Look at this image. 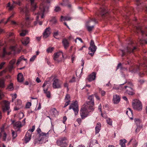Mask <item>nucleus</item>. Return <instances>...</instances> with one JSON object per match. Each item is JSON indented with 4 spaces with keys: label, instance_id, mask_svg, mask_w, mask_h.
Returning <instances> with one entry per match:
<instances>
[{
    "label": "nucleus",
    "instance_id": "f257e3e1",
    "mask_svg": "<svg viewBox=\"0 0 147 147\" xmlns=\"http://www.w3.org/2000/svg\"><path fill=\"white\" fill-rule=\"evenodd\" d=\"M88 99L89 100L85 103L84 106H83L80 110V116L82 119L87 117L89 115V113L93 111L94 109L93 95L89 96Z\"/></svg>",
    "mask_w": 147,
    "mask_h": 147
},
{
    "label": "nucleus",
    "instance_id": "f03ea898",
    "mask_svg": "<svg viewBox=\"0 0 147 147\" xmlns=\"http://www.w3.org/2000/svg\"><path fill=\"white\" fill-rule=\"evenodd\" d=\"M51 0H41L42 3L39 6V11L37 14H36V21L34 22V25H36L38 22L39 24L41 25L42 24V21L39 22V18L40 17L41 18L44 17V15L48 12L49 10L48 7L47 5V3H49Z\"/></svg>",
    "mask_w": 147,
    "mask_h": 147
},
{
    "label": "nucleus",
    "instance_id": "7ed1b4c3",
    "mask_svg": "<svg viewBox=\"0 0 147 147\" xmlns=\"http://www.w3.org/2000/svg\"><path fill=\"white\" fill-rule=\"evenodd\" d=\"M20 13H25L26 15V18L24 22V24L25 26L28 27L30 22L32 21L33 18L30 17L28 13L29 10L27 6L24 8H21L20 9Z\"/></svg>",
    "mask_w": 147,
    "mask_h": 147
},
{
    "label": "nucleus",
    "instance_id": "20e7f679",
    "mask_svg": "<svg viewBox=\"0 0 147 147\" xmlns=\"http://www.w3.org/2000/svg\"><path fill=\"white\" fill-rule=\"evenodd\" d=\"M2 45L1 42H0V56L1 55L2 57H4L5 55H9L11 53H14L16 52V51L17 49H18V45H12L9 48V50L11 51L12 53L9 52H7L6 49L5 48H4L3 50L1 51V47Z\"/></svg>",
    "mask_w": 147,
    "mask_h": 147
},
{
    "label": "nucleus",
    "instance_id": "39448f33",
    "mask_svg": "<svg viewBox=\"0 0 147 147\" xmlns=\"http://www.w3.org/2000/svg\"><path fill=\"white\" fill-rule=\"evenodd\" d=\"M127 85H125L123 87V90L125 91L126 94L129 95H133L134 94V90L132 88L133 84L131 82H127Z\"/></svg>",
    "mask_w": 147,
    "mask_h": 147
},
{
    "label": "nucleus",
    "instance_id": "423d86ee",
    "mask_svg": "<svg viewBox=\"0 0 147 147\" xmlns=\"http://www.w3.org/2000/svg\"><path fill=\"white\" fill-rule=\"evenodd\" d=\"M133 43L132 42L131 44L129 45L126 49H125L124 50H121V52L122 53V56L126 55V52L129 53H133L134 50L137 49V47L132 45Z\"/></svg>",
    "mask_w": 147,
    "mask_h": 147
},
{
    "label": "nucleus",
    "instance_id": "0eeeda50",
    "mask_svg": "<svg viewBox=\"0 0 147 147\" xmlns=\"http://www.w3.org/2000/svg\"><path fill=\"white\" fill-rule=\"evenodd\" d=\"M93 23L94 24H95L97 23V21L95 18L90 19L87 21L86 24V26L87 29L89 32L92 31L94 27V25L91 26V24L89 23Z\"/></svg>",
    "mask_w": 147,
    "mask_h": 147
},
{
    "label": "nucleus",
    "instance_id": "6e6552de",
    "mask_svg": "<svg viewBox=\"0 0 147 147\" xmlns=\"http://www.w3.org/2000/svg\"><path fill=\"white\" fill-rule=\"evenodd\" d=\"M67 140V138L65 137L60 138L57 140V144L58 146L61 147H67L68 145V143L66 142Z\"/></svg>",
    "mask_w": 147,
    "mask_h": 147
},
{
    "label": "nucleus",
    "instance_id": "1a4fd4ad",
    "mask_svg": "<svg viewBox=\"0 0 147 147\" xmlns=\"http://www.w3.org/2000/svg\"><path fill=\"white\" fill-rule=\"evenodd\" d=\"M133 108L136 110L140 111L142 109V105L141 102L138 100H134L132 103Z\"/></svg>",
    "mask_w": 147,
    "mask_h": 147
},
{
    "label": "nucleus",
    "instance_id": "9d476101",
    "mask_svg": "<svg viewBox=\"0 0 147 147\" xmlns=\"http://www.w3.org/2000/svg\"><path fill=\"white\" fill-rule=\"evenodd\" d=\"M63 58V53L61 51H59L54 54L53 59L57 63L62 61Z\"/></svg>",
    "mask_w": 147,
    "mask_h": 147
},
{
    "label": "nucleus",
    "instance_id": "9b49d317",
    "mask_svg": "<svg viewBox=\"0 0 147 147\" xmlns=\"http://www.w3.org/2000/svg\"><path fill=\"white\" fill-rule=\"evenodd\" d=\"M96 49L97 47L95 45L94 41L92 40H91L90 44V46L88 48V54L91 56H93Z\"/></svg>",
    "mask_w": 147,
    "mask_h": 147
},
{
    "label": "nucleus",
    "instance_id": "f8f14e48",
    "mask_svg": "<svg viewBox=\"0 0 147 147\" xmlns=\"http://www.w3.org/2000/svg\"><path fill=\"white\" fill-rule=\"evenodd\" d=\"M49 81H45L42 87L43 88L44 93L46 94V96L47 97L50 98L51 97V94L50 92L48 91L49 86Z\"/></svg>",
    "mask_w": 147,
    "mask_h": 147
},
{
    "label": "nucleus",
    "instance_id": "ddd939ff",
    "mask_svg": "<svg viewBox=\"0 0 147 147\" xmlns=\"http://www.w3.org/2000/svg\"><path fill=\"white\" fill-rule=\"evenodd\" d=\"M71 109L73 110L75 115L78 114L79 111V109L78 102L77 101H75L70 105L69 109Z\"/></svg>",
    "mask_w": 147,
    "mask_h": 147
},
{
    "label": "nucleus",
    "instance_id": "4468645a",
    "mask_svg": "<svg viewBox=\"0 0 147 147\" xmlns=\"http://www.w3.org/2000/svg\"><path fill=\"white\" fill-rule=\"evenodd\" d=\"M2 108L3 112H5V111H7V114L9 115L11 111H9V103L8 101L4 100L3 101L2 103Z\"/></svg>",
    "mask_w": 147,
    "mask_h": 147
},
{
    "label": "nucleus",
    "instance_id": "2eb2a0df",
    "mask_svg": "<svg viewBox=\"0 0 147 147\" xmlns=\"http://www.w3.org/2000/svg\"><path fill=\"white\" fill-rule=\"evenodd\" d=\"M37 131L39 135V137L40 138V141L44 140V139H47L49 137L48 133H46L42 132L40 129L38 127L37 129Z\"/></svg>",
    "mask_w": 147,
    "mask_h": 147
},
{
    "label": "nucleus",
    "instance_id": "dca6fc26",
    "mask_svg": "<svg viewBox=\"0 0 147 147\" xmlns=\"http://www.w3.org/2000/svg\"><path fill=\"white\" fill-rule=\"evenodd\" d=\"M142 66H143V64H140L139 66L136 65L131 66L129 68V71L132 73H137L140 70L141 67Z\"/></svg>",
    "mask_w": 147,
    "mask_h": 147
},
{
    "label": "nucleus",
    "instance_id": "f3484780",
    "mask_svg": "<svg viewBox=\"0 0 147 147\" xmlns=\"http://www.w3.org/2000/svg\"><path fill=\"white\" fill-rule=\"evenodd\" d=\"M61 84L58 79L54 78L53 80V87L54 88H61Z\"/></svg>",
    "mask_w": 147,
    "mask_h": 147
},
{
    "label": "nucleus",
    "instance_id": "a211bd4d",
    "mask_svg": "<svg viewBox=\"0 0 147 147\" xmlns=\"http://www.w3.org/2000/svg\"><path fill=\"white\" fill-rule=\"evenodd\" d=\"M4 126H2L0 128V138H2L3 141H5L6 138V134L4 131Z\"/></svg>",
    "mask_w": 147,
    "mask_h": 147
},
{
    "label": "nucleus",
    "instance_id": "6ab92c4d",
    "mask_svg": "<svg viewBox=\"0 0 147 147\" xmlns=\"http://www.w3.org/2000/svg\"><path fill=\"white\" fill-rule=\"evenodd\" d=\"M101 7H100V14L102 16H104L108 11L106 10L105 6L103 5V4H100Z\"/></svg>",
    "mask_w": 147,
    "mask_h": 147
},
{
    "label": "nucleus",
    "instance_id": "aec40b11",
    "mask_svg": "<svg viewBox=\"0 0 147 147\" xmlns=\"http://www.w3.org/2000/svg\"><path fill=\"white\" fill-rule=\"evenodd\" d=\"M51 34V29L49 27L46 28L43 33V36L45 38H47Z\"/></svg>",
    "mask_w": 147,
    "mask_h": 147
},
{
    "label": "nucleus",
    "instance_id": "412c9836",
    "mask_svg": "<svg viewBox=\"0 0 147 147\" xmlns=\"http://www.w3.org/2000/svg\"><path fill=\"white\" fill-rule=\"evenodd\" d=\"M13 126L14 128L18 131L20 130V128L22 126V125L21 122L18 121L14 123Z\"/></svg>",
    "mask_w": 147,
    "mask_h": 147
},
{
    "label": "nucleus",
    "instance_id": "4be33fe9",
    "mask_svg": "<svg viewBox=\"0 0 147 147\" xmlns=\"http://www.w3.org/2000/svg\"><path fill=\"white\" fill-rule=\"evenodd\" d=\"M96 77V73L95 72H93L88 76L87 79L88 81L91 82L94 80L95 79Z\"/></svg>",
    "mask_w": 147,
    "mask_h": 147
},
{
    "label": "nucleus",
    "instance_id": "5701e85b",
    "mask_svg": "<svg viewBox=\"0 0 147 147\" xmlns=\"http://www.w3.org/2000/svg\"><path fill=\"white\" fill-rule=\"evenodd\" d=\"M31 133L28 131L26 133L25 137L26 143H28L30 141L31 139Z\"/></svg>",
    "mask_w": 147,
    "mask_h": 147
},
{
    "label": "nucleus",
    "instance_id": "b1692460",
    "mask_svg": "<svg viewBox=\"0 0 147 147\" xmlns=\"http://www.w3.org/2000/svg\"><path fill=\"white\" fill-rule=\"evenodd\" d=\"M120 100V98L119 96L117 95H113V101L114 104L118 103L119 102Z\"/></svg>",
    "mask_w": 147,
    "mask_h": 147
},
{
    "label": "nucleus",
    "instance_id": "393cba45",
    "mask_svg": "<svg viewBox=\"0 0 147 147\" xmlns=\"http://www.w3.org/2000/svg\"><path fill=\"white\" fill-rule=\"evenodd\" d=\"M62 44L65 49H67L69 46V43L67 40L66 38L63 39Z\"/></svg>",
    "mask_w": 147,
    "mask_h": 147
},
{
    "label": "nucleus",
    "instance_id": "a878e982",
    "mask_svg": "<svg viewBox=\"0 0 147 147\" xmlns=\"http://www.w3.org/2000/svg\"><path fill=\"white\" fill-rule=\"evenodd\" d=\"M101 127V124L100 123H98L96 126L95 128V134H96L99 133Z\"/></svg>",
    "mask_w": 147,
    "mask_h": 147
},
{
    "label": "nucleus",
    "instance_id": "bb28decb",
    "mask_svg": "<svg viewBox=\"0 0 147 147\" xmlns=\"http://www.w3.org/2000/svg\"><path fill=\"white\" fill-rule=\"evenodd\" d=\"M30 39L29 37H26L24 39H23L21 42L22 44L24 45H26L28 44L30 42Z\"/></svg>",
    "mask_w": 147,
    "mask_h": 147
},
{
    "label": "nucleus",
    "instance_id": "cd10ccee",
    "mask_svg": "<svg viewBox=\"0 0 147 147\" xmlns=\"http://www.w3.org/2000/svg\"><path fill=\"white\" fill-rule=\"evenodd\" d=\"M126 114L128 116V117L131 119H132L133 118L131 117V116H132V111L130 108H128L126 112Z\"/></svg>",
    "mask_w": 147,
    "mask_h": 147
},
{
    "label": "nucleus",
    "instance_id": "c85d7f7f",
    "mask_svg": "<svg viewBox=\"0 0 147 147\" xmlns=\"http://www.w3.org/2000/svg\"><path fill=\"white\" fill-rule=\"evenodd\" d=\"M35 0H30L31 5V10L34 11L37 7L36 3L34 2Z\"/></svg>",
    "mask_w": 147,
    "mask_h": 147
},
{
    "label": "nucleus",
    "instance_id": "c756f323",
    "mask_svg": "<svg viewBox=\"0 0 147 147\" xmlns=\"http://www.w3.org/2000/svg\"><path fill=\"white\" fill-rule=\"evenodd\" d=\"M16 60L15 59H13L11 60L9 63V69L10 70H11L13 68V65L16 62Z\"/></svg>",
    "mask_w": 147,
    "mask_h": 147
},
{
    "label": "nucleus",
    "instance_id": "7c9ffc66",
    "mask_svg": "<svg viewBox=\"0 0 147 147\" xmlns=\"http://www.w3.org/2000/svg\"><path fill=\"white\" fill-rule=\"evenodd\" d=\"M127 141L125 139H121L119 140V144L121 147H126L125 143Z\"/></svg>",
    "mask_w": 147,
    "mask_h": 147
},
{
    "label": "nucleus",
    "instance_id": "2f4dec72",
    "mask_svg": "<svg viewBox=\"0 0 147 147\" xmlns=\"http://www.w3.org/2000/svg\"><path fill=\"white\" fill-rule=\"evenodd\" d=\"M17 79L18 81L22 82L24 80V78L23 74L21 73H19L18 75Z\"/></svg>",
    "mask_w": 147,
    "mask_h": 147
},
{
    "label": "nucleus",
    "instance_id": "473e14b6",
    "mask_svg": "<svg viewBox=\"0 0 147 147\" xmlns=\"http://www.w3.org/2000/svg\"><path fill=\"white\" fill-rule=\"evenodd\" d=\"M71 18L69 16H65L63 17V16H61L60 18V20L61 21H69L71 20Z\"/></svg>",
    "mask_w": 147,
    "mask_h": 147
},
{
    "label": "nucleus",
    "instance_id": "72a5a7b5",
    "mask_svg": "<svg viewBox=\"0 0 147 147\" xmlns=\"http://www.w3.org/2000/svg\"><path fill=\"white\" fill-rule=\"evenodd\" d=\"M51 111L54 115L56 116L58 115L59 112L55 108H53L51 109Z\"/></svg>",
    "mask_w": 147,
    "mask_h": 147
},
{
    "label": "nucleus",
    "instance_id": "f704fd0d",
    "mask_svg": "<svg viewBox=\"0 0 147 147\" xmlns=\"http://www.w3.org/2000/svg\"><path fill=\"white\" fill-rule=\"evenodd\" d=\"M65 101H67L69 102H70V96L68 94H67L66 95L65 98Z\"/></svg>",
    "mask_w": 147,
    "mask_h": 147
},
{
    "label": "nucleus",
    "instance_id": "c9c22d12",
    "mask_svg": "<svg viewBox=\"0 0 147 147\" xmlns=\"http://www.w3.org/2000/svg\"><path fill=\"white\" fill-rule=\"evenodd\" d=\"M134 121L136 125L140 124V123L141 122V121L139 119L135 118L134 119Z\"/></svg>",
    "mask_w": 147,
    "mask_h": 147
},
{
    "label": "nucleus",
    "instance_id": "e433bc0d",
    "mask_svg": "<svg viewBox=\"0 0 147 147\" xmlns=\"http://www.w3.org/2000/svg\"><path fill=\"white\" fill-rule=\"evenodd\" d=\"M7 89L10 91L12 90L13 89V84L12 83L10 84L7 87Z\"/></svg>",
    "mask_w": 147,
    "mask_h": 147
},
{
    "label": "nucleus",
    "instance_id": "4c0bfd02",
    "mask_svg": "<svg viewBox=\"0 0 147 147\" xmlns=\"http://www.w3.org/2000/svg\"><path fill=\"white\" fill-rule=\"evenodd\" d=\"M107 123L109 125H112V120L110 118H108L106 120Z\"/></svg>",
    "mask_w": 147,
    "mask_h": 147
},
{
    "label": "nucleus",
    "instance_id": "58836bf2",
    "mask_svg": "<svg viewBox=\"0 0 147 147\" xmlns=\"http://www.w3.org/2000/svg\"><path fill=\"white\" fill-rule=\"evenodd\" d=\"M99 92L101 94L102 96H104L106 94V92L104 90H102L101 88H99Z\"/></svg>",
    "mask_w": 147,
    "mask_h": 147
},
{
    "label": "nucleus",
    "instance_id": "ea45409f",
    "mask_svg": "<svg viewBox=\"0 0 147 147\" xmlns=\"http://www.w3.org/2000/svg\"><path fill=\"white\" fill-rule=\"evenodd\" d=\"M4 86V80L3 79H1L0 80V87L1 88H3Z\"/></svg>",
    "mask_w": 147,
    "mask_h": 147
},
{
    "label": "nucleus",
    "instance_id": "a19ab883",
    "mask_svg": "<svg viewBox=\"0 0 147 147\" xmlns=\"http://www.w3.org/2000/svg\"><path fill=\"white\" fill-rule=\"evenodd\" d=\"M133 142V146L134 147H136L138 144V142H137L135 139H133L132 140Z\"/></svg>",
    "mask_w": 147,
    "mask_h": 147
},
{
    "label": "nucleus",
    "instance_id": "79ce46f5",
    "mask_svg": "<svg viewBox=\"0 0 147 147\" xmlns=\"http://www.w3.org/2000/svg\"><path fill=\"white\" fill-rule=\"evenodd\" d=\"M7 7H9V10H11L14 7L15 5L13 4L11 5L10 3H8Z\"/></svg>",
    "mask_w": 147,
    "mask_h": 147
},
{
    "label": "nucleus",
    "instance_id": "37998d69",
    "mask_svg": "<svg viewBox=\"0 0 147 147\" xmlns=\"http://www.w3.org/2000/svg\"><path fill=\"white\" fill-rule=\"evenodd\" d=\"M54 49V48L53 47L50 48L49 47L48 48L47 50V51L48 53H51Z\"/></svg>",
    "mask_w": 147,
    "mask_h": 147
},
{
    "label": "nucleus",
    "instance_id": "c03bdc74",
    "mask_svg": "<svg viewBox=\"0 0 147 147\" xmlns=\"http://www.w3.org/2000/svg\"><path fill=\"white\" fill-rule=\"evenodd\" d=\"M11 95L12 97V101L13 102L14 100L16 98L17 95L16 94H11Z\"/></svg>",
    "mask_w": 147,
    "mask_h": 147
},
{
    "label": "nucleus",
    "instance_id": "a18cd8bd",
    "mask_svg": "<svg viewBox=\"0 0 147 147\" xmlns=\"http://www.w3.org/2000/svg\"><path fill=\"white\" fill-rule=\"evenodd\" d=\"M27 32L26 30H22L21 32L20 33L21 36H23L25 35Z\"/></svg>",
    "mask_w": 147,
    "mask_h": 147
},
{
    "label": "nucleus",
    "instance_id": "49530a36",
    "mask_svg": "<svg viewBox=\"0 0 147 147\" xmlns=\"http://www.w3.org/2000/svg\"><path fill=\"white\" fill-rule=\"evenodd\" d=\"M137 126V128L135 130V132H137L138 129L140 130L142 127V124H140L138 125H136Z\"/></svg>",
    "mask_w": 147,
    "mask_h": 147
},
{
    "label": "nucleus",
    "instance_id": "de8ad7c7",
    "mask_svg": "<svg viewBox=\"0 0 147 147\" xmlns=\"http://www.w3.org/2000/svg\"><path fill=\"white\" fill-rule=\"evenodd\" d=\"M36 57V55H34L32 57H31L30 60V61L33 62V61L35 59Z\"/></svg>",
    "mask_w": 147,
    "mask_h": 147
},
{
    "label": "nucleus",
    "instance_id": "09e8293b",
    "mask_svg": "<svg viewBox=\"0 0 147 147\" xmlns=\"http://www.w3.org/2000/svg\"><path fill=\"white\" fill-rule=\"evenodd\" d=\"M22 101L21 100L19 99L17 100L16 102V105H20L22 104Z\"/></svg>",
    "mask_w": 147,
    "mask_h": 147
},
{
    "label": "nucleus",
    "instance_id": "8fccbe9b",
    "mask_svg": "<svg viewBox=\"0 0 147 147\" xmlns=\"http://www.w3.org/2000/svg\"><path fill=\"white\" fill-rule=\"evenodd\" d=\"M58 35H59V32L57 31H56V32H54L53 33V36L55 38H56L58 39V38H57V36ZM58 39H59V38H58Z\"/></svg>",
    "mask_w": 147,
    "mask_h": 147
},
{
    "label": "nucleus",
    "instance_id": "3c124183",
    "mask_svg": "<svg viewBox=\"0 0 147 147\" xmlns=\"http://www.w3.org/2000/svg\"><path fill=\"white\" fill-rule=\"evenodd\" d=\"M31 105V103L30 102H27L26 105V108H29Z\"/></svg>",
    "mask_w": 147,
    "mask_h": 147
},
{
    "label": "nucleus",
    "instance_id": "603ef678",
    "mask_svg": "<svg viewBox=\"0 0 147 147\" xmlns=\"http://www.w3.org/2000/svg\"><path fill=\"white\" fill-rule=\"evenodd\" d=\"M68 3V0H63V3H61V4L62 5H67V3Z\"/></svg>",
    "mask_w": 147,
    "mask_h": 147
},
{
    "label": "nucleus",
    "instance_id": "864d4df0",
    "mask_svg": "<svg viewBox=\"0 0 147 147\" xmlns=\"http://www.w3.org/2000/svg\"><path fill=\"white\" fill-rule=\"evenodd\" d=\"M11 131L13 137V138H14L17 136V134L16 133H15V132L13 130H12Z\"/></svg>",
    "mask_w": 147,
    "mask_h": 147
},
{
    "label": "nucleus",
    "instance_id": "5fc2aeb1",
    "mask_svg": "<svg viewBox=\"0 0 147 147\" xmlns=\"http://www.w3.org/2000/svg\"><path fill=\"white\" fill-rule=\"evenodd\" d=\"M63 86L64 87L67 88V90H68V84L67 82H66L64 83Z\"/></svg>",
    "mask_w": 147,
    "mask_h": 147
},
{
    "label": "nucleus",
    "instance_id": "6e6d98bb",
    "mask_svg": "<svg viewBox=\"0 0 147 147\" xmlns=\"http://www.w3.org/2000/svg\"><path fill=\"white\" fill-rule=\"evenodd\" d=\"M35 129V126L34 125L32 126V128L31 129H30L28 130V131H30L31 132H33L34 131Z\"/></svg>",
    "mask_w": 147,
    "mask_h": 147
},
{
    "label": "nucleus",
    "instance_id": "4d7b16f0",
    "mask_svg": "<svg viewBox=\"0 0 147 147\" xmlns=\"http://www.w3.org/2000/svg\"><path fill=\"white\" fill-rule=\"evenodd\" d=\"M60 10V8L59 6H56L55 9V11L56 12H58Z\"/></svg>",
    "mask_w": 147,
    "mask_h": 147
},
{
    "label": "nucleus",
    "instance_id": "13d9d810",
    "mask_svg": "<svg viewBox=\"0 0 147 147\" xmlns=\"http://www.w3.org/2000/svg\"><path fill=\"white\" fill-rule=\"evenodd\" d=\"M121 68V70L122 69V67H121V63H120L118 64L117 66V68L116 69H118L119 68Z\"/></svg>",
    "mask_w": 147,
    "mask_h": 147
},
{
    "label": "nucleus",
    "instance_id": "bf43d9fd",
    "mask_svg": "<svg viewBox=\"0 0 147 147\" xmlns=\"http://www.w3.org/2000/svg\"><path fill=\"white\" fill-rule=\"evenodd\" d=\"M13 14L11 15L7 19V21L5 23V24H6L10 20V18L13 17Z\"/></svg>",
    "mask_w": 147,
    "mask_h": 147
},
{
    "label": "nucleus",
    "instance_id": "052dcab7",
    "mask_svg": "<svg viewBox=\"0 0 147 147\" xmlns=\"http://www.w3.org/2000/svg\"><path fill=\"white\" fill-rule=\"evenodd\" d=\"M13 3L16 4L18 5H20L21 4L20 2L19 1H13Z\"/></svg>",
    "mask_w": 147,
    "mask_h": 147
},
{
    "label": "nucleus",
    "instance_id": "680f3d73",
    "mask_svg": "<svg viewBox=\"0 0 147 147\" xmlns=\"http://www.w3.org/2000/svg\"><path fill=\"white\" fill-rule=\"evenodd\" d=\"M5 62H3L0 64V69L2 68L3 66L5 64Z\"/></svg>",
    "mask_w": 147,
    "mask_h": 147
},
{
    "label": "nucleus",
    "instance_id": "e2e57ef3",
    "mask_svg": "<svg viewBox=\"0 0 147 147\" xmlns=\"http://www.w3.org/2000/svg\"><path fill=\"white\" fill-rule=\"evenodd\" d=\"M67 117H66V116H64L63 117V123H64V124L65 123V122L67 120Z\"/></svg>",
    "mask_w": 147,
    "mask_h": 147
},
{
    "label": "nucleus",
    "instance_id": "0e129e2a",
    "mask_svg": "<svg viewBox=\"0 0 147 147\" xmlns=\"http://www.w3.org/2000/svg\"><path fill=\"white\" fill-rule=\"evenodd\" d=\"M65 104L64 106V108L65 107L67 106L68 105H69L70 102H67V101H65Z\"/></svg>",
    "mask_w": 147,
    "mask_h": 147
},
{
    "label": "nucleus",
    "instance_id": "69168bd1",
    "mask_svg": "<svg viewBox=\"0 0 147 147\" xmlns=\"http://www.w3.org/2000/svg\"><path fill=\"white\" fill-rule=\"evenodd\" d=\"M3 96V94L1 91L0 90V100L1 99Z\"/></svg>",
    "mask_w": 147,
    "mask_h": 147
},
{
    "label": "nucleus",
    "instance_id": "338daca9",
    "mask_svg": "<svg viewBox=\"0 0 147 147\" xmlns=\"http://www.w3.org/2000/svg\"><path fill=\"white\" fill-rule=\"evenodd\" d=\"M21 59L20 58L18 60L17 62V65H18L20 63V62L22 61Z\"/></svg>",
    "mask_w": 147,
    "mask_h": 147
},
{
    "label": "nucleus",
    "instance_id": "774afa93",
    "mask_svg": "<svg viewBox=\"0 0 147 147\" xmlns=\"http://www.w3.org/2000/svg\"><path fill=\"white\" fill-rule=\"evenodd\" d=\"M51 21L54 24L56 23L57 22V20L55 18H54Z\"/></svg>",
    "mask_w": 147,
    "mask_h": 147
}]
</instances>
